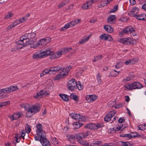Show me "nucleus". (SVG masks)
<instances>
[{
  "mask_svg": "<svg viewBox=\"0 0 146 146\" xmlns=\"http://www.w3.org/2000/svg\"><path fill=\"white\" fill-rule=\"evenodd\" d=\"M46 56V50L42 52L41 51H38L34 53L32 56L34 59L41 58Z\"/></svg>",
  "mask_w": 146,
  "mask_h": 146,
  "instance_id": "4",
  "label": "nucleus"
},
{
  "mask_svg": "<svg viewBox=\"0 0 146 146\" xmlns=\"http://www.w3.org/2000/svg\"><path fill=\"white\" fill-rule=\"evenodd\" d=\"M115 113L114 111L109 112L105 117L104 120L107 122H109L111 120L112 117H113Z\"/></svg>",
  "mask_w": 146,
  "mask_h": 146,
  "instance_id": "7",
  "label": "nucleus"
},
{
  "mask_svg": "<svg viewBox=\"0 0 146 146\" xmlns=\"http://www.w3.org/2000/svg\"><path fill=\"white\" fill-rule=\"evenodd\" d=\"M44 94L45 92L43 93V90H41L37 93L36 95L34 97L36 98H37L38 97L40 96L44 95Z\"/></svg>",
  "mask_w": 146,
  "mask_h": 146,
  "instance_id": "34",
  "label": "nucleus"
},
{
  "mask_svg": "<svg viewBox=\"0 0 146 146\" xmlns=\"http://www.w3.org/2000/svg\"><path fill=\"white\" fill-rule=\"evenodd\" d=\"M23 41V42L24 44L21 47H20V49H22L23 47L33 44L35 41V40H30L27 38Z\"/></svg>",
  "mask_w": 146,
  "mask_h": 146,
  "instance_id": "11",
  "label": "nucleus"
},
{
  "mask_svg": "<svg viewBox=\"0 0 146 146\" xmlns=\"http://www.w3.org/2000/svg\"><path fill=\"white\" fill-rule=\"evenodd\" d=\"M13 14L12 13L9 12L8 14L7 15L4 17L5 19H8L13 16Z\"/></svg>",
  "mask_w": 146,
  "mask_h": 146,
  "instance_id": "52",
  "label": "nucleus"
},
{
  "mask_svg": "<svg viewBox=\"0 0 146 146\" xmlns=\"http://www.w3.org/2000/svg\"><path fill=\"white\" fill-rule=\"evenodd\" d=\"M102 141H94L93 142L91 143V146H98L99 145L101 144Z\"/></svg>",
  "mask_w": 146,
  "mask_h": 146,
  "instance_id": "31",
  "label": "nucleus"
},
{
  "mask_svg": "<svg viewBox=\"0 0 146 146\" xmlns=\"http://www.w3.org/2000/svg\"><path fill=\"white\" fill-rule=\"evenodd\" d=\"M50 68L49 69H46L44 71H43L42 73L40 74V76L41 77L43 76L44 75L46 74L49 73V74H50Z\"/></svg>",
  "mask_w": 146,
  "mask_h": 146,
  "instance_id": "28",
  "label": "nucleus"
},
{
  "mask_svg": "<svg viewBox=\"0 0 146 146\" xmlns=\"http://www.w3.org/2000/svg\"><path fill=\"white\" fill-rule=\"evenodd\" d=\"M120 136L127 138L128 139H129L132 138L131 135V133L125 134H121L120 135Z\"/></svg>",
  "mask_w": 146,
  "mask_h": 146,
  "instance_id": "39",
  "label": "nucleus"
},
{
  "mask_svg": "<svg viewBox=\"0 0 146 146\" xmlns=\"http://www.w3.org/2000/svg\"><path fill=\"white\" fill-rule=\"evenodd\" d=\"M133 16L139 20L146 21V15L144 13L139 15L134 14Z\"/></svg>",
  "mask_w": 146,
  "mask_h": 146,
  "instance_id": "12",
  "label": "nucleus"
},
{
  "mask_svg": "<svg viewBox=\"0 0 146 146\" xmlns=\"http://www.w3.org/2000/svg\"><path fill=\"white\" fill-rule=\"evenodd\" d=\"M125 119L123 117H120L118 120V122L119 123H122L125 121Z\"/></svg>",
  "mask_w": 146,
  "mask_h": 146,
  "instance_id": "60",
  "label": "nucleus"
},
{
  "mask_svg": "<svg viewBox=\"0 0 146 146\" xmlns=\"http://www.w3.org/2000/svg\"><path fill=\"white\" fill-rule=\"evenodd\" d=\"M24 37H25V39L27 38L29 40H33V39L34 38L36 35V34L34 33H26L23 35Z\"/></svg>",
  "mask_w": 146,
  "mask_h": 146,
  "instance_id": "10",
  "label": "nucleus"
},
{
  "mask_svg": "<svg viewBox=\"0 0 146 146\" xmlns=\"http://www.w3.org/2000/svg\"><path fill=\"white\" fill-rule=\"evenodd\" d=\"M135 31V30L131 26H130L126 27L123 29L121 33L123 34L130 33L131 34L132 33L133 36H134L135 35V33H133Z\"/></svg>",
  "mask_w": 146,
  "mask_h": 146,
  "instance_id": "6",
  "label": "nucleus"
},
{
  "mask_svg": "<svg viewBox=\"0 0 146 146\" xmlns=\"http://www.w3.org/2000/svg\"><path fill=\"white\" fill-rule=\"evenodd\" d=\"M59 95L64 101L67 102L68 101L69 96L68 95L63 94H60Z\"/></svg>",
  "mask_w": 146,
  "mask_h": 146,
  "instance_id": "25",
  "label": "nucleus"
},
{
  "mask_svg": "<svg viewBox=\"0 0 146 146\" xmlns=\"http://www.w3.org/2000/svg\"><path fill=\"white\" fill-rule=\"evenodd\" d=\"M133 10H132L131 11V12H135L136 11H137V12H137L139 10V9L138 7H134L133 8Z\"/></svg>",
  "mask_w": 146,
  "mask_h": 146,
  "instance_id": "62",
  "label": "nucleus"
},
{
  "mask_svg": "<svg viewBox=\"0 0 146 146\" xmlns=\"http://www.w3.org/2000/svg\"><path fill=\"white\" fill-rule=\"evenodd\" d=\"M104 29L107 32L110 33H112L113 31V29L109 25H105Z\"/></svg>",
  "mask_w": 146,
  "mask_h": 146,
  "instance_id": "24",
  "label": "nucleus"
},
{
  "mask_svg": "<svg viewBox=\"0 0 146 146\" xmlns=\"http://www.w3.org/2000/svg\"><path fill=\"white\" fill-rule=\"evenodd\" d=\"M89 7L86 3L84 4L82 6V8L85 9H88L89 8Z\"/></svg>",
  "mask_w": 146,
  "mask_h": 146,
  "instance_id": "55",
  "label": "nucleus"
},
{
  "mask_svg": "<svg viewBox=\"0 0 146 146\" xmlns=\"http://www.w3.org/2000/svg\"><path fill=\"white\" fill-rule=\"evenodd\" d=\"M86 98L87 101L89 100L90 102H93L97 99V96L96 95H88L86 97Z\"/></svg>",
  "mask_w": 146,
  "mask_h": 146,
  "instance_id": "21",
  "label": "nucleus"
},
{
  "mask_svg": "<svg viewBox=\"0 0 146 146\" xmlns=\"http://www.w3.org/2000/svg\"><path fill=\"white\" fill-rule=\"evenodd\" d=\"M25 18L24 17H23L21 19H20L19 20H16L11 25L7 27V30H9L20 23H23L25 21Z\"/></svg>",
  "mask_w": 146,
  "mask_h": 146,
  "instance_id": "5",
  "label": "nucleus"
},
{
  "mask_svg": "<svg viewBox=\"0 0 146 146\" xmlns=\"http://www.w3.org/2000/svg\"><path fill=\"white\" fill-rule=\"evenodd\" d=\"M101 76L100 74H98L97 76V80L98 82V85H100L102 82Z\"/></svg>",
  "mask_w": 146,
  "mask_h": 146,
  "instance_id": "37",
  "label": "nucleus"
},
{
  "mask_svg": "<svg viewBox=\"0 0 146 146\" xmlns=\"http://www.w3.org/2000/svg\"><path fill=\"white\" fill-rule=\"evenodd\" d=\"M80 21V19H78V20H75L71 21L68 23V24L69 25V26L70 27L78 24Z\"/></svg>",
  "mask_w": 146,
  "mask_h": 146,
  "instance_id": "22",
  "label": "nucleus"
},
{
  "mask_svg": "<svg viewBox=\"0 0 146 146\" xmlns=\"http://www.w3.org/2000/svg\"><path fill=\"white\" fill-rule=\"evenodd\" d=\"M52 143L54 145H56L58 144V141L57 139L55 137H53L51 141Z\"/></svg>",
  "mask_w": 146,
  "mask_h": 146,
  "instance_id": "47",
  "label": "nucleus"
},
{
  "mask_svg": "<svg viewBox=\"0 0 146 146\" xmlns=\"http://www.w3.org/2000/svg\"><path fill=\"white\" fill-rule=\"evenodd\" d=\"M96 1L94 0H91L86 2V3L89 7L91 6L93 3H95Z\"/></svg>",
  "mask_w": 146,
  "mask_h": 146,
  "instance_id": "48",
  "label": "nucleus"
},
{
  "mask_svg": "<svg viewBox=\"0 0 146 146\" xmlns=\"http://www.w3.org/2000/svg\"><path fill=\"white\" fill-rule=\"evenodd\" d=\"M121 144L123 146H131L133 144H131L129 142H123L121 141L120 142Z\"/></svg>",
  "mask_w": 146,
  "mask_h": 146,
  "instance_id": "36",
  "label": "nucleus"
},
{
  "mask_svg": "<svg viewBox=\"0 0 146 146\" xmlns=\"http://www.w3.org/2000/svg\"><path fill=\"white\" fill-rule=\"evenodd\" d=\"M106 34H102L100 36V38L101 40H106L105 36Z\"/></svg>",
  "mask_w": 146,
  "mask_h": 146,
  "instance_id": "57",
  "label": "nucleus"
},
{
  "mask_svg": "<svg viewBox=\"0 0 146 146\" xmlns=\"http://www.w3.org/2000/svg\"><path fill=\"white\" fill-rule=\"evenodd\" d=\"M43 137H41V136H35L34 137L35 139V140L37 141H40L41 142V138H43Z\"/></svg>",
  "mask_w": 146,
  "mask_h": 146,
  "instance_id": "58",
  "label": "nucleus"
},
{
  "mask_svg": "<svg viewBox=\"0 0 146 146\" xmlns=\"http://www.w3.org/2000/svg\"><path fill=\"white\" fill-rule=\"evenodd\" d=\"M20 47H19L18 46H15L11 49V51L12 52H15L18 49H20Z\"/></svg>",
  "mask_w": 146,
  "mask_h": 146,
  "instance_id": "50",
  "label": "nucleus"
},
{
  "mask_svg": "<svg viewBox=\"0 0 146 146\" xmlns=\"http://www.w3.org/2000/svg\"><path fill=\"white\" fill-rule=\"evenodd\" d=\"M72 49V48L71 47H66L65 48H62L61 49V50L62 51V54H65L70 51Z\"/></svg>",
  "mask_w": 146,
  "mask_h": 146,
  "instance_id": "30",
  "label": "nucleus"
},
{
  "mask_svg": "<svg viewBox=\"0 0 146 146\" xmlns=\"http://www.w3.org/2000/svg\"><path fill=\"white\" fill-rule=\"evenodd\" d=\"M108 132L109 133H112L115 132L114 128H109L108 130Z\"/></svg>",
  "mask_w": 146,
  "mask_h": 146,
  "instance_id": "54",
  "label": "nucleus"
},
{
  "mask_svg": "<svg viewBox=\"0 0 146 146\" xmlns=\"http://www.w3.org/2000/svg\"><path fill=\"white\" fill-rule=\"evenodd\" d=\"M44 39L46 44L50 42L51 40V38L48 37H45Z\"/></svg>",
  "mask_w": 146,
  "mask_h": 146,
  "instance_id": "49",
  "label": "nucleus"
},
{
  "mask_svg": "<svg viewBox=\"0 0 146 146\" xmlns=\"http://www.w3.org/2000/svg\"><path fill=\"white\" fill-rule=\"evenodd\" d=\"M69 25L68 24V23H67L64 26L62 27L60 29V31H64L66 29H67L68 28L70 27Z\"/></svg>",
  "mask_w": 146,
  "mask_h": 146,
  "instance_id": "42",
  "label": "nucleus"
},
{
  "mask_svg": "<svg viewBox=\"0 0 146 146\" xmlns=\"http://www.w3.org/2000/svg\"><path fill=\"white\" fill-rule=\"evenodd\" d=\"M10 103V101H7L6 102H3L0 103V108L3 106L9 104Z\"/></svg>",
  "mask_w": 146,
  "mask_h": 146,
  "instance_id": "41",
  "label": "nucleus"
},
{
  "mask_svg": "<svg viewBox=\"0 0 146 146\" xmlns=\"http://www.w3.org/2000/svg\"><path fill=\"white\" fill-rule=\"evenodd\" d=\"M25 37H24L23 35H22L20 37V40L16 41L15 42V43L17 45H21L23 46L24 44V42L23 40L25 39Z\"/></svg>",
  "mask_w": 146,
  "mask_h": 146,
  "instance_id": "26",
  "label": "nucleus"
},
{
  "mask_svg": "<svg viewBox=\"0 0 146 146\" xmlns=\"http://www.w3.org/2000/svg\"><path fill=\"white\" fill-rule=\"evenodd\" d=\"M104 127V125L102 123H98L96 124L92 123H90L87 124L84 127V128H101Z\"/></svg>",
  "mask_w": 146,
  "mask_h": 146,
  "instance_id": "9",
  "label": "nucleus"
},
{
  "mask_svg": "<svg viewBox=\"0 0 146 146\" xmlns=\"http://www.w3.org/2000/svg\"><path fill=\"white\" fill-rule=\"evenodd\" d=\"M90 36H88L87 37L82 39L79 42V43L80 44H83L86 42L88 41L90 38Z\"/></svg>",
  "mask_w": 146,
  "mask_h": 146,
  "instance_id": "38",
  "label": "nucleus"
},
{
  "mask_svg": "<svg viewBox=\"0 0 146 146\" xmlns=\"http://www.w3.org/2000/svg\"><path fill=\"white\" fill-rule=\"evenodd\" d=\"M69 137L70 139H76V135H71Z\"/></svg>",
  "mask_w": 146,
  "mask_h": 146,
  "instance_id": "63",
  "label": "nucleus"
},
{
  "mask_svg": "<svg viewBox=\"0 0 146 146\" xmlns=\"http://www.w3.org/2000/svg\"><path fill=\"white\" fill-rule=\"evenodd\" d=\"M71 68V66H69L62 69V71L60 72L55 77L54 80H58L63 78L65 76L67 75Z\"/></svg>",
  "mask_w": 146,
  "mask_h": 146,
  "instance_id": "2",
  "label": "nucleus"
},
{
  "mask_svg": "<svg viewBox=\"0 0 146 146\" xmlns=\"http://www.w3.org/2000/svg\"><path fill=\"white\" fill-rule=\"evenodd\" d=\"M131 86V83L130 84H129V83H127L124 86V87L129 90H132Z\"/></svg>",
  "mask_w": 146,
  "mask_h": 146,
  "instance_id": "46",
  "label": "nucleus"
},
{
  "mask_svg": "<svg viewBox=\"0 0 146 146\" xmlns=\"http://www.w3.org/2000/svg\"><path fill=\"white\" fill-rule=\"evenodd\" d=\"M130 133L131 135L132 138H135V137H141L140 135L135 132H131Z\"/></svg>",
  "mask_w": 146,
  "mask_h": 146,
  "instance_id": "35",
  "label": "nucleus"
},
{
  "mask_svg": "<svg viewBox=\"0 0 146 146\" xmlns=\"http://www.w3.org/2000/svg\"><path fill=\"white\" fill-rule=\"evenodd\" d=\"M109 3H108L107 0H102L99 3L98 7L99 8H101L106 6L107 4Z\"/></svg>",
  "mask_w": 146,
  "mask_h": 146,
  "instance_id": "23",
  "label": "nucleus"
},
{
  "mask_svg": "<svg viewBox=\"0 0 146 146\" xmlns=\"http://www.w3.org/2000/svg\"><path fill=\"white\" fill-rule=\"evenodd\" d=\"M3 93H9L11 92V90L10 89V87L7 88L3 89Z\"/></svg>",
  "mask_w": 146,
  "mask_h": 146,
  "instance_id": "44",
  "label": "nucleus"
},
{
  "mask_svg": "<svg viewBox=\"0 0 146 146\" xmlns=\"http://www.w3.org/2000/svg\"><path fill=\"white\" fill-rule=\"evenodd\" d=\"M29 111H30L31 113L34 114L39 111L40 108L37 106H33L29 108Z\"/></svg>",
  "mask_w": 146,
  "mask_h": 146,
  "instance_id": "17",
  "label": "nucleus"
},
{
  "mask_svg": "<svg viewBox=\"0 0 146 146\" xmlns=\"http://www.w3.org/2000/svg\"><path fill=\"white\" fill-rule=\"evenodd\" d=\"M70 116L73 119L75 120H78V121H77L74 123L76 128H80L83 125L82 123L80 122V121H85V118L83 116H81L80 114L72 113L70 114Z\"/></svg>",
  "mask_w": 146,
  "mask_h": 146,
  "instance_id": "1",
  "label": "nucleus"
},
{
  "mask_svg": "<svg viewBox=\"0 0 146 146\" xmlns=\"http://www.w3.org/2000/svg\"><path fill=\"white\" fill-rule=\"evenodd\" d=\"M105 37L106 40L111 41L112 40V37L108 34H106Z\"/></svg>",
  "mask_w": 146,
  "mask_h": 146,
  "instance_id": "53",
  "label": "nucleus"
},
{
  "mask_svg": "<svg viewBox=\"0 0 146 146\" xmlns=\"http://www.w3.org/2000/svg\"><path fill=\"white\" fill-rule=\"evenodd\" d=\"M55 54H56L57 57L58 58H59L60 57L61 55L63 54L61 50L60 51H58V52H56V53H55Z\"/></svg>",
  "mask_w": 146,
  "mask_h": 146,
  "instance_id": "59",
  "label": "nucleus"
},
{
  "mask_svg": "<svg viewBox=\"0 0 146 146\" xmlns=\"http://www.w3.org/2000/svg\"><path fill=\"white\" fill-rule=\"evenodd\" d=\"M77 88L79 90H82L83 88V86L81 85V84H79L77 83V85H76Z\"/></svg>",
  "mask_w": 146,
  "mask_h": 146,
  "instance_id": "56",
  "label": "nucleus"
},
{
  "mask_svg": "<svg viewBox=\"0 0 146 146\" xmlns=\"http://www.w3.org/2000/svg\"><path fill=\"white\" fill-rule=\"evenodd\" d=\"M120 42L125 44H133V40L130 38H123L120 40Z\"/></svg>",
  "mask_w": 146,
  "mask_h": 146,
  "instance_id": "8",
  "label": "nucleus"
},
{
  "mask_svg": "<svg viewBox=\"0 0 146 146\" xmlns=\"http://www.w3.org/2000/svg\"><path fill=\"white\" fill-rule=\"evenodd\" d=\"M122 106V104L120 103L117 105L115 107V108L117 109H119L120 108H121Z\"/></svg>",
  "mask_w": 146,
  "mask_h": 146,
  "instance_id": "64",
  "label": "nucleus"
},
{
  "mask_svg": "<svg viewBox=\"0 0 146 146\" xmlns=\"http://www.w3.org/2000/svg\"><path fill=\"white\" fill-rule=\"evenodd\" d=\"M102 57L103 56L101 55L95 56L94 57V58L93 62H94L97 61H98L99 60L102 59Z\"/></svg>",
  "mask_w": 146,
  "mask_h": 146,
  "instance_id": "40",
  "label": "nucleus"
},
{
  "mask_svg": "<svg viewBox=\"0 0 146 146\" xmlns=\"http://www.w3.org/2000/svg\"><path fill=\"white\" fill-rule=\"evenodd\" d=\"M116 17L114 15H111L108 17L107 19L108 22L110 24H114L115 23Z\"/></svg>",
  "mask_w": 146,
  "mask_h": 146,
  "instance_id": "20",
  "label": "nucleus"
},
{
  "mask_svg": "<svg viewBox=\"0 0 146 146\" xmlns=\"http://www.w3.org/2000/svg\"><path fill=\"white\" fill-rule=\"evenodd\" d=\"M40 143L43 146H50L51 145L50 142L47 139L46 137L41 138Z\"/></svg>",
  "mask_w": 146,
  "mask_h": 146,
  "instance_id": "16",
  "label": "nucleus"
},
{
  "mask_svg": "<svg viewBox=\"0 0 146 146\" xmlns=\"http://www.w3.org/2000/svg\"><path fill=\"white\" fill-rule=\"evenodd\" d=\"M70 97L71 99L75 101H77L78 100V97L75 93H72L70 94Z\"/></svg>",
  "mask_w": 146,
  "mask_h": 146,
  "instance_id": "29",
  "label": "nucleus"
},
{
  "mask_svg": "<svg viewBox=\"0 0 146 146\" xmlns=\"http://www.w3.org/2000/svg\"><path fill=\"white\" fill-rule=\"evenodd\" d=\"M128 127V125L126 123H124L122 125H120L119 128H127Z\"/></svg>",
  "mask_w": 146,
  "mask_h": 146,
  "instance_id": "61",
  "label": "nucleus"
},
{
  "mask_svg": "<svg viewBox=\"0 0 146 146\" xmlns=\"http://www.w3.org/2000/svg\"><path fill=\"white\" fill-rule=\"evenodd\" d=\"M62 69V67L59 66H56L51 67L50 68V74H54L56 72H58L60 70Z\"/></svg>",
  "mask_w": 146,
  "mask_h": 146,
  "instance_id": "15",
  "label": "nucleus"
},
{
  "mask_svg": "<svg viewBox=\"0 0 146 146\" xmlns=\"http://www.w3.org/2000/svg\"><path fill=\"white\" fill-rule=\"evenodd\" d=\"M135 61L134 59H131L127 60L125 62V64L126 65H132L135 63Z\"/></svg>",
  "mask_w": 146,
  "mask_h": 146,
  "instance_id": "27",
  "label": "nucleus"
},
{
  "mask_svg": "<svg viewBox=\"0 0 146 146\" xmlns=\"http://www.w3.org/2000/svg\"><path fill=\"white\" fill-rule=\"evenodd\" d=\"M77 85V83L74 78L69 80L67 83L68 88V89L72 91H74L76 88L75 86Z\"/></svg>",
  "mask_w": 146,
  "mask_h": 146,
  "instance_id": "3",
  "label": "nucleus"
},
{
  "mask_svg": "<svg viewBox=\"0 0 146 146\" xmlns=\"http://www.w3.org/2000/svg\"><path fill=\"white\" fill-rule=\"evenodd\" d=\"M36 131V134L38 136L42 137H46V133L45 131L42 129V128H37Z\"/></svg>",
  "mask_w": 146,
  "mask_h": 146,
  "instance_id": "19",
  "label": "nucleus"
},
{
  "mask_svg": "<svg viewBox=\"0 0 146 146\" xmlns=\"http://www.w3.org/2000/svg\"><path fill=\"white\" fill-rule=\"evenodd\" d=\"M31 113V112L28 109L26 114V115L27 117H29L33 115V114L31 113Z\"/></svg>",
  "mask_w": 146,
  "mask_h": 146,
  "instance_id": "51",
  "label": "nucleus"
},
{
  "mask_svg": "<svg viewBox=\"0 0 146 146\" xmlns=\"http://www.w3.org/2000/svg\"><path fill=\"white\" fill-rule=\"evenodd\" d=\"M118 8V5H117L113 7V9H111L110 11V13H114L116 11Z\"/></svg>",
  "mask_w": 146,
  "mask_h": 146,
  "instance_id": "43",
  "label": "nucleus"
},
{
  "mask_svg": "<svg viewBox=\"0 0 146 146\" xmlns=\"http://www.w3.org/2000/svg\"><path fill=\"white\" fill-rule=\"evenodd\" d=\"M45 44H46L44 38L42 39H41L37 43V45L39 46L40 45H41V46H44V45Z\"/></svg>",
  "mask_w": 146,
  "mask_h": 146,
  "instance_id": "33",
  "label": "nucleus"
},
{
  "mask_svg": "<svg viewBox=\"0 0 146 146\" xmlns=\"http://www.w3.org/2000/svg\"><path fill=\"white\" fill-rule=\"evenodd\" d=\"M23 116V114L20 112L15 113L13 115L10 116L9 118L11 121H13Z\"/></svg>",
  "mask_w": 146,
  "mask_h": 146,
  "instance_id": "13",
  "label": "nucleus"
},
{
  "mask_svg": "<svg viewBox=\"0 0 146 146\" xmlns=\"http://www.w3.org/2000/svg\"><path fill=\"white\" fill-rule=\"evenodd\" d=\"M132 90L133 89H141L143 86L139 83L137 82H133L131 83Z\"/></svg>",
  "mask_w": 146,
  "mask_h": 146,
  "instance_id": "14",
  "label": "nucleus"
},
{
  "mask_svg": "<svg viewBox=\"0 0 146 146\" xmlns=\"http://www.w3.org/2000/svg\"><path fill=\"white\" fill-rule=\"evenodd\" d=\"M85 135L83 133H80L78 134H76V139L80 140L83 138H84Z\"/></svg>",
  "mask_w": 146,
  "mask_h": 146,
  "instance_id": "32",
  "label": "nucleus"
},
{
  "mask_svg": "<svg viewBox=\"0 0 146 146\" xmlns=\"http://www.w3.org/2000/svg\"><path fill=\"white\" fill-rule=\"evenodd\" d=\"M46 56H50V59H53L58 58L55 53L53 51H50V50H46Z\"/></svg>",
  "mask_w": 146,
  "mask_h": 146,
  "instance_id": "18",
  "label": "nucleus"
},
{
  "mask_svg": "<svg viewBox=\"0 0 146 146\" xmlns=\"http://www.w3.org/2000/svg\"><path fill=\"white\" fill-rule=\"evenodd\" d=\"M11 92L18 90L17 86H11L9 87Z\"/></svg>",
  "mask_w": 146,
  "mask_h": 146,
  "instance_id": "45",
  "label": "nucleus"
}]
</instances>
